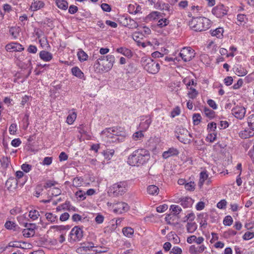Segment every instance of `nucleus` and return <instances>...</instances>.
Here are the masks:
<instances>
[{"label":"nucleus","instance_id":"obj_1","mask_svg":"<svg viewBox=\"0 0 254 254\" xmlns=\"http://www.w3.org/2000/svg\"><path fill=\"white\" fill-rule=\"evenodd\" d=\"M126 136L125 129L121 127L106 128L101 133L102 141L107 145L111 143L122 142Z\"/></svg>","mask_w":254,"mask_h":254},{"label":"nucleus","instance_id":"obj_2","mask_svg":"<svg viewBox=\"0 0 254 254\" xmlns=\"http://www.w3.org/2000/svg\"><path fill=\"white\" fill-rule=\"evenodd\" d=\"M150 158L149 152L145 149L134 151L128 157V164L132 166H139L146 163Z\"/></svg>","mask_w":254,"mask_h":254},{"label":"nucleus","instance_id":"obj_3","mask_svg":"<svg viewBox=\"0 0 254 254\" xmlns=\"http://www.w3.org/2000/svg\"><path fill=\"white\" fill-rule=\"evenodd\" d=\"M189 25L195 31H205L210 27V20L205 17L193 18Z\"/></svg>","mask_w":254,"mask_h":254},{"label":"nucleus","instance_id":"obj_4","mask_svg":"<svg viewBox=\"0 0 254 254\" xmlns=\"http://www.w3.org/2000/svg\"><path fill=\"white\" fill-rule=\"evenodd\" d=\"M114 62L115 57L112 55H108L106 56H101L97 60L96 64L99 65L102 71H108L112 68Z\"/></svg>","mask_w":254,"mask_h":254},{"label":"nucleus","instance_id":"obj_5","mask_svg":"<svg viewBox=\"0 0 254 254\" xmlns=\"http://www.w3.org/2000/svg\"><path fill=\"white\" fill-rule=\"evenodd\" d=\"M141 64L144 69L151 74L157 73L160 69L159 63L150 58H142Z\"/></svg>","mask_w":254,"mask_h":254},{"label":"nucleus","instance_id":"obj_6","mask_svg":"<svg viewBox=\"0 0 254 254\" xmlns=\"http://www.w3.org/2000/svg\"><path fill=\"white\" fill-rule=\"evenodd\" d=\"M177 138L178 140L184 144L189 143L192 138L191 134L186 129L179 127L176 130Z\"/></svg>","mask_w":254,"mask_h":254},{"label":"nucleus","instance_id":"obj_7","mask_svg":"<svg viewBox=\"0 0 254 254\" xmlns=\"http://www.w3.org/2000/svg\"><path fill=\"white\" fill-rule=\"evenodd\" d=\"M111 190L115 195H122L127 190V184L126 182L116 183L113 185Z\"/></svg>","mask_w":254,"mask_h":254},{"label":"nucleus","instance_id":"obj_8","mask_svg":"<svg viewBox=\"0 0 254 254\" xmlns=\"http://www.w3.org/2000/svg\"><path fill=\"white\" fill-rule=\"evenodd\" d=\"M182 60L186 62L190 61L194 57V51L190 47H184L183 48L180 54Z\"/></svg>","mask_w":254,"mask_h":254},{"label":"nucleus","instance_id":"obj_9","mask_svg":"<svg viewBox=\"0 0 254 254\" xmlns=\"http://www.w3.org/2000/svg\"><path fill=\"white\" fill-rule=\"evenodd\" d=\"M69 236L70 242L80 241L83 237V231L79 227L75 226L71 229Z\"/></svg>","mask_w":254,"mask_h":254},{"label":"nucleus","instance_id":"obj_10","mask_svg":"<svg viewBox=\"0 0 254 254\" xmlns=\"http://www.w3.org/2000/svg\"><path fill=\"white\" fill-rule=\"evenodd\" d=\"M151 16L157 22V26L160 28H163L169 23V20L167 18H162L160 12L155 11L152 13Z\"/></svg>","mask_w":254,"mask_h":254},{"label":"nucleus","instance_id":"obj_11","mask_svg":"<svg viewBox=\"0 0 254 254\" xmlns=\"http://www.w3.org/2000/svg\"><path fill=\"white\" fill-rule=\"evenodd\" d=\"M227 7L223 4H219L213 8L212 13L218 18H221L227 14Z\"/></svg>","mask_w":254,"mask_h":254},{"label":"nucleus","instance_id":"obj_12","mask_svg":"<svg viewBox=\"0 0 254 254\" xmlns=\"http://www.w3.org/2000/svg\"><path fill=\"white\" fill-rule=\"evenodd\" d=\"M114 212L121 214L127 212L129 209L128 205L124 202H119L113 204Z\"/></svg>","mask_w":254,"mask_h":254},{"label":"nucleus","instance_id":"obj_13","mask_svg":"<svg viewBox=\"0 0 254 254\" xmlns=\"http://www.w3.org/2000/svg\"><path fill=\"white\" fill-rule=\"evenodd\" d=\"M24 226L26 228L22 231L23 236L27 238L33 236L35 234L36 225L35 224L26 223Z\"/></svg>","mask_w":254,"mask_h":254},{"label":"nucleus","instance_id":"obj_14","mask_svg":"<svg viewBox=\"0 0 254 254\" xmlns=\"http://www.w3.org/2000/svg\"><path fill=\"white\" fill-rule=\"evenodd\" d=\"M232 114L237 119L242 120L246 114V109L242 106H236L232 110Z\"/></svg>","mask_w":254,"mask_h":254},{"label":"nucleus","instance_id":"obj_15","mask_svg":"<svg viewBox=\"0 0 254 254\" xmlns=\"http://www.w3.org/2000/svg\"><path fill=\"white\" fill-rule=\"evenodd\" d=\"M5 49L7 51L10 52H21L24 50V47L22 45L16 42H12L7 44L5 46Z\"/></svg>","mask_w":254,"mask_h":254},{"label":"nucleus","instance_id":"obj_16","mask_svg":"<svg viewBox=\"0 0 254 254\" xmlns=\"http://www.w3.org/2000/svg\"><path fill=\"white\" fill-rule=\"evenodd\" d=\"M95 248L93 243H86L83 244L81 247L78 248L76 251L78 253L84 254L88 253L90 251H93V249Z\"/></svg>","mask_w":254,"mask_h":254},{"label":"nucleus","instance_id":"obj_17","mask_svg":"<svg viewBox=\"0 0 254 254\" xmlns=\"http://www.w3.org/2000/svg\"><path fill=\"white\" fill-rule=\"evenodd\" d=\"M151 122L152 121L150 117H145V118L141 119L139 124V128L142 129V131H145L148 128Z\"/></svg>","mask_w":254,"mask_h":254},{"label":"nucleus","instance_id":"obj_18","mask_svg":"<svg viewBox=\"0 0 254 254\" xmlns=\"http://www.w3.org/2000/svg\"><path fill=\"white\" fill-rule=\"evenodd\" d=\"M234 72L238 76H245L248 73L247 70L242 65L236 64L233 68Z\"/></svg>","mask_w":254,"mask_h":254},{"label":"nucleus","instance_id":"obj_19","mask_svg":"<svg viewBox=\"0 0 254 254\" xmlns=\"http://www.w3.org/2000/svg\"><path fill=\"white\" fill-rule=\"evenodd\" d=\"M240 136L242 138H248L254 135V130L250 127L246 128L239 133Z\"/></svg>","mask_w":254,"mask_h":254},{"label":"nucleus","instance_id":"obj_20","mask_svg":"<svg viewBox=\"0 0 254 254\" xmlns=\"http://www.w3.org/2000/svg\"><path fill=\"white\" fill-rule=\"evenodd\" d=\"M17 184V182L16 180L12 178H9L6 181L5 186L8 190L12 191L16 188Z\"/></svg>","mask_w":254,"mask_h":254},{"label":"nucleus","instance_id":"obj_21","mask_svg":"<svg viewBox=\"0 0 254 254\" xmlns=\"http://www.w3.org/2000/svg\"><path fill=\"white\" fill-rule=\"evenodd\" d=\"M39 57L41 60L45 62H49L53 58L52 54L46 51H41L39 53Z\"/></svg>","mask_w":254,"mask_h":254},{"label":"nucleus","instance_id":"obj_22","mask_svg":"<svg viewBox=\"0 0 254 254\" xmlns=\"http://www.w3.org/2000/svg\"><path fill=\"white\" fill-rule=\"evenodd\" d=\"M179 154L178 150L174 147L169 148L167 151H164L162 154L164 158L167 159L171 156L177 155Z\"/></svg>","mask_w":254,"mask_h":254},{"label":"nucleus","instance_id":"obj_23","mask_svg":"<svg viewBox=\"0 0 254 254\" xmlns=\"http://www.w3.org/2000/svg\"><path fill=\"white\" fill-rule=\"evenodd\" d=\"M205 249L204 245L198 247H195L194 245H191L189 248V252L191 254H197L202 253Z\"/></svg>","mask_w":254,"mask_h":254},{"label":"nucleus","instance_id":"obj_24","mask_svg":"<svg viewBox=\"0 0 254 254\" xmlns=\"http://www.w3.org/2000/svg\"><path fill=\"white\" fill-rule=\"evenodd\" d=\"M44 6L45 3L43 1L38 0H34L31 4L30 9L32 11H37L44 7Z\"/></svg>","mask_w":254,"mask_h":254},{"label":"nucleus","instance_id":"obj_25","mask_svg":"<svg viewBox=\"0 0 254 254\" xmlns=\"http://www.w3.org/2000/svg\"><path fill=\"white\" fill-rule=\"evenodd\" d=\"M181 204L184 208L190 207L192 204V199L189 197H182L179 199Z\"/></svg>","mask_w":254,"mask_h":254},{"label":"nucleus","instance_id":"obj_26","mask_svg":"<svg viewBox=\"0 0 254 254\" xmlns=\"http://www.w3.org/2000/svg\"><path fill=\"white\" fill-rule=\"evenodd\" d=\"M116 51L128 58H131L132 56L131 50L125 47L119 48L117 49Z\"/></svg>","mask_w":254,"mask_h":254},{"label":"nucleus","instance_id":"obj_27","mask_svg":"<svg viewBox=\"0 0 254 254\" xmlns=\"http://www.w3.org/2000/svg\"><path fill=\"white\" fill-rule=\"evenodd\" d=\"M45 216L46 220L51 223H57L58 221V216L51 212L46 213Z\"/></svg>","mask_w":254,"mask_h":254},{"label":"nucleus","instance_id":"obj_28","mask_svg":"<svg viewBox=\"0 0 254 254\" xmlns=\"http://www.w3.org/2000/svg\"><path fill=\"white\" fill-rule=\"evenodd\" d=\"M0 162L1 164V168L5 170L8 167H9L10 164V158L6 156H3L0 159Z\"/></svg>","mask_w":254,"mask_h":254},{"label":"nucleus","instance_id":"obj_29","mask_svg":"<svg viewBox=\"0 0 254 254\" xmlns=\"http://www.w3.org/2000/svg\"><path fill=\"white\" fill-rule=\"evenodd\" d=\"M223 32L224 30L222 27H219L214 30L211 31L212 36H216L218 38H221L223 37Z\"/></svg>","mask_w":254,"mask_h":254},{"label":"nucleus","instance_id":"obj_30","mask_svg":"<svg viewBox=\"0 0 254 254\" xmlns=\"http://www.w3.org/2000/svg\"><path fill=\"white\" fill-rule=\"evenodd\" d=\"M208 175L206 171H202L199 175V180L198 185L200 188H201L203 185L204 181L208 178Z\"/></svg>","mask_w":254,"mask_h":254},{"label":"nucleus","instance_id":"obj_31","mask_svg":"<svg viewBox=\"0 0 254 254\" xmlns=\"http://www.w3.org/2000/svg\"><path fill=\"white\" fill-rule=\"evenodd\" d=\"M71 72L73 75L78 78H82L84 77L83 73L79 68L77 66L72 67L71 69Z\"/></svg>","mask_w":254,"mask_h":254},{"label":"nucleus","instance_id":"obj_32","mask_svg":"<svg viewBox=\"0 0 254 254\" xmlns=\"http://www.w3.org/2000/svg\"><path fill=\"white\" fill-rule=\"evenodd\" d=\"M123 234L128 238H131L134 233V230L131 227H125L123 229Z\"/></svg>","mask_w":254,"mask_h":254},{"label":"nucleus","instance_id":"obj_33","mask_svg":"<svg viewBox=\"0 0 254 254\" xmlns=\"http://www.w3.org/2000/svg\"><path fill=\"white\" fill-rule=\"evenodd\" d=\"M56 4L59 8L63 10H66L68 7V3L65 0H57Z\"/></svg>","mask_w":254,"mask_h":254},{"label":"nucleus","instance_id":"obj_34","mask_svg":"<svg viewBox=\"0 0 254 254\" xmlns=\"http://www.w3.org/2000/svg\"><path fill=\"white\" fill-rule=\"evenodd\" d=\"M75 195L79 201H82L86 199V194L85 193V191L79 190L75 193Z\"/></svg>","mask_w":254,"mask_h":254},{"label":"nucleus","instance_id":"obj_35","mask_svg":"<svg viewBox=\"0 0 254 254\" xmlns=\"http://www.w3.org/2000/svg\"><path fill=\"white\" fill-rule=\"evenodd\" d=\"M148 193L151 195L158 194L159 192V188L155 185H150L147 188Z\"/></svg>","mask_w":254,"mask_h":254},{"label":"nucleus","instance_id":"obj_36","mask_svg":"<svg viewBox=\"0 0 254 254\" xmlns=\"http://www.w3.org/2000/svg\"><path fill=\"white\" fill-rule=\"evenodd\" d=\"M197 229V225L195 222H188L187 225V229L189 233H192Z\"/></svg>","mask_w":254,"mask_h":254},{"label":"nucleus","instance_id":"obj_37","mask_svg":"<svg viewBox=\"0 0 254 254\" xmlns=\"http://www.w3.org/2000/svg\"><path fill=\"white\" fill-rule=\"evenodd\" d=\"M189 89V91L188 93L189 97L191 99H195L198 94V92L192 87H190Z\"/></svg>","mask_w":254,"mask_h":254},{"label":"nucleus","instance_id":"obj_38","mask_svg":"<svg viewBox=\"0 0 254 254\" xmlns=\"http://www.w3.org/2000/svg\"><path fill=\"white\" fill-rule=\"evenodd\" d=\"M77 56L80 62H84L86 61L88 58V55L83 50H80L77 53Z\"/></svg>","mask_w":254,"mask_h":254},{"label":"nucleus","instance_id":"obj_39","mask_svg":"<svg viewBox=\"0 0 254 254\" xmlns=\"http://www.w3.org/2000/svg\"><path fill=\"white\" fill-rule=\"evenodd\" d=\"M170 210L173 213L174 215L179 214L182 211V208L180 206L177 205H171L170 208Z\"/></svg>","mask_w":254,"mask_h":254},{"label":"nucleus","instance_id":"obj_40","mask_svg":"<svg viewBox=\"0 0 254 254\" xmlns=\"http://www.w3.org/2000/svg\"><path fill=\"white\" fill-rule=\"evenodd\" d=\"M76 118V114L75 112H72L68 115L66 118V122L69 125H71L73 124L74 121Z\"/></svg>","mask_w":254,"mask_h":254},{"label":"nucleus","instance_id":"obj_41","mask_svg":"<svg viewBox=\"0 0 254 254\" xmlns=\"http://www.w3.org/2000/svg\"><path fill=\"white\" fill-rule=\"evenodd\" d=\"M144 137V134L142 133V130L138 131L135 132L132 135V139L134 141L140 140Z\"/></svg>","mask_w":254,"mask_h":254},{"label":"nucleus","instance_id":"obj_42","mask_svg":"<svg viewBox=\"0 0 254 254\" xmlns=\"http://www.w3.org/2000/svg\"><path fill=\"white\" fill-rule=\"evenodd\" d=\"M203 112L205 116L209 118H212L214 117L215 112L207 107L204 108Z\"/></svg>","mask_w":254,"mask_h":254},{"label":"nucleus","instance_id":"obj_43","mask_svg":"<svg viewBox=\"0 0 254 254\" xmlns=\"http://www.w3.org/2000/svg\"><path fill=\"white\" fill-rule=\"evenodd\" d=\"M83 180L81 178L76 177L72 181V186L74 187L78 188L81 186Z\"/></svg>","mask_w":254,"mask_h":254},{"label":"nucleus","instance_id":"obj_44","mask_svg":"<svg viewBox=\"0 0 254 254\" xmlns=\"http://www.w3.org/2000/svg\"><path fill=\"white\" fill-rule=\"evenodd\" d=\"M10 34L14 38L16 39L18 35V28L15 27H11L9 29Z\"/></svg>","mask_w":254,"mask_h":254},{"label":"nucleus","instance_id":"obj_45","mask_svg":"<svg viewBox=\"0 0 254 254\" xmlns=\"http://www.w3.org/2000/svg\"><path fill=\"white\" fill-rule=\"evenodd\" d=\"M246 16L243 14H239L237 15V20L238 23L237 24L244 25L246 23Z\"/></svg>","mask_w":254,"mask_h":254},{"label":"nucleus","instance_id":"obj_46","mask_svg":"<svg viewBox=\"0 0 254 254\" xmlns=\"http://www.w3.org/2000/svg\"><path fill=\"white\" fill-rule=\"evenodd\" d=\"M39 216V213L36 210H31L29 213V216L33 220L37 219Z\"/></svg>","mask_w":254,"mask_h":254},{"label":"nucleus","instance_id":"obj_47","mask_svg":"<svg viewBox=\"0 0 254 254\" xmlns=\"http://www.w3.org/2000/svg\"><path fill=\"white\" fill-rule=\"evenodd\" d=\"M193 123L194 125L199 124L201 120V117L199 114H194L192 116Z\"/></svg>","mask_w":254,"mask_h":254},{"label":"nucleus","instance_id":"obj_48","mask_svg":"<svg viewBox=\"0 0 254 254\" xmlns=\"http://www.w3.org/2000/svg\"><path fill=\"white\" fill-rule=\"evenodd\" d=\"M5 227L8 230L15 229L16 225V224L10 221H6L4 224Z\"/></svg>","mask_w":254,"mask_h":254},{"label":"nucleus","instance_id":"obj_49","mask_svg":"<svg viewBox=\"0 0 254 254\" xmlns=\"http://www.w3.org/2000/svg\"><path fill=\"white\" fill-rule=\"evenodd\" d=\"M195 185L193 182H190L186 183L185 184V188L189 191H193L195 189Z\"/></svg>","mask_w":254,"mask_h":254},{"label":"nucleus","instance_id":"obj_50","mask_svg":"<svg viewBox=\"0 0 254 254\" xmlns=\"http://www.w3.org/2000/svg\"><path fill=\"white\" fill-rule=\"evenodd\" d=\"M233 219L230 215H228L225 217L223 220V224L225 226H230L232 224Z\"/></svg>","mask_w":254,"mask_h":254},{"label":"nucleus","instance_id":"obj_51","mask_svg":"<svg viewBox=\"0 0 254 254\" xmlns=\"http://www.w3.org/2000/svg\"><path fill=\"white\" fill-rule=\"evenodd\" d=\"M254 237V233L250 232H246L243 236V238L245 240H249Z\"/></svg>","mask_w":254,"mask_h":254},{"label":"nucleus","instance_id":"obj_52","mask_svg":"<svg viewBox=\"0 0 254 254\" xmlns=\"http://www.w3.org/2000/svg\"><path fill=\"white\" fill-rule=\"evenodd\" d=\"M61 191L60 189L58 188H54L49 191V193H51L52 195L57 196L61 194Z\"/></svg>","mask_w":254,"mask_h":254},{"label":"nucleus","instance_id":"obj_53","mask_svg":"<svg viewBox=\"0 0 254 254\" xmlns=\"http://www.w3.org/2000/svg\"><path fill=\"white\" fill-rule=\"evenodd\" d=\"M8 247L24 249V247H22L21 246L20 242H17V241L10 242L8 244Z\"/></svg>","mask_w":254,"mask_h":254},{"label":"nucleus","instance_id":"obj_54","mask_svg":"<svg viewBox=\"0 0 254 254\" xmlns=\"http://www.w3.org/2000/svg\"><path fill=\"white\" fill-rule=\"evenodd\" d=\"M183 82L186 85L187 88L189 89V86L191 85H194V83L193 79H190L188 78H185L183 80Z\"/></svg>","mask_w":254,"mask_h":254},{"label":"nucleus","instance_id":"obj_55","mask_svg":"<svg viewBox=\"0 0 254 254\" xmlns=\"http://www.w3.org/2000/svg\"><path fill=\"white\" fill-rule=\"evenodd\" d=\"M21 169L25 173L29 172L32 169L31 165L25 163L21 165Z\"/></svg>","mask_w":254,"mask_h":254},{"label":"nucleus","instance_id":"obj_56","mask_svg":"<svg viewBox=\"0 0 254 254\" xmlns=\"http://www.w3.org/2000/svg\"><path fill=\"white\" fill-rule=\"evenodd\" d=\"M168 209V205L166 204L161 205L156 208V211L159 213L165 212Z\"/></svg>","mask_w":254,"mask_h":254},{"label":"nucleus","instance_id":"obj_57","mask_svg":"<svg viewBox=\"0 0 254 254\" xmlns=\"http://www.w3.org/2000/svg\"><path fill=\"white\" fill-rule=\"evenodd\" d=\"M57 183L54 181L48 180L46 182L44 186V188L45 189H48L51 188L52 187L55 186Z\"/></svg>","mask_w":254,"mask_h":254},{"label":"nucleus","instance_id":"obj_58","mask_svg":"<svg viewBox=\"0 0 254 254\" xmlns=\"http://www.w3.org/2000/svg\"><path fill=\"white\" fill-rule=\"evenodd\" d=\"M127 25L129 28H135L138 27L137 23L135 21L131 19H129Z\"/></svg>","mask_w":254,"mask_h":254},{"label":"nucleus","instance_id":"obj_59","mask_svg":"<svg viewBox=\"0 0 254 254\" xmlns=\"http://www.w3.org/2000/svg\"><path fill=\"white\" fill-rule=\"evenodd\" d=\"M17 130V125L16 124H12L9 128V131L10 134H15Z\"/></svg>","mask_w":254,"mask_h":254},{"label":"nucleus","instance_id":"obj_60","mask_svg":"<svg viewBox=\"0 0 254 254\" xmlns=\"http://www.w3.org/2000/svg\"><path fill=\"white\" fill-rule=\"evenodd\" d=\"M182 249L178 247H174L170 252V254H181Z\"/></svg>","mask_w":254,"mask_h":254},{"label":"nucleus","instance_id":"obj_61","mask_svg":"<svg viewBox=\"0 0 254 254\" xmlns=\"http://www.w3.org/2000/svg\"><path fill=\"white\" fill-rule=\"evenodd\" d=\"M216 128V124L214 122L209 123L207 125V129L208 131L210 132L212 131H215Z\"/></svg>","mask_w":254,"mask_h":254},{"label":"nucleus","instance_id":"obj_62","mask_svg":"<svg viewBox=\"0 0 254 254\" xmlns=\"http://www.w3.org/2000/svg\"><path fill=\"white\" fill-rule=\"evenodd\" d=\"M97 254H101L102 253H106L108 252V248H96V249L93 250Z\"/></svg>","mask_w":254,"mask_h":254},{"label":"nucleus","instance_id":"obj_63","mask_svg":"<svg viewBox=\"0 0 254 254\" xmlns=\"http://www.w3.org/2000/svg\"><path fill=\"white\" fill-rule=\"evenodd\" d=\"M227 205V201L225 199L220 201L217 204V206L219 209H224Z\"/></svg>","mask_w":254,"mask_h":254},{"label":"nucleus","instance_id":"obj_64","mask_svg":"<svg viewBox=\"0 0 254 254\" xmlns=\"http://www.w3.org/2000/svg\"><path fill=\"white\" fill-rule=\"evenodd\" d=\"M43 190V187L42 186V185H38L37 186L36 188V190H35V195L37 197H39L41 194V192Z\"/></svg>","mask_w":254,"mask_h":254}]
</instances>
